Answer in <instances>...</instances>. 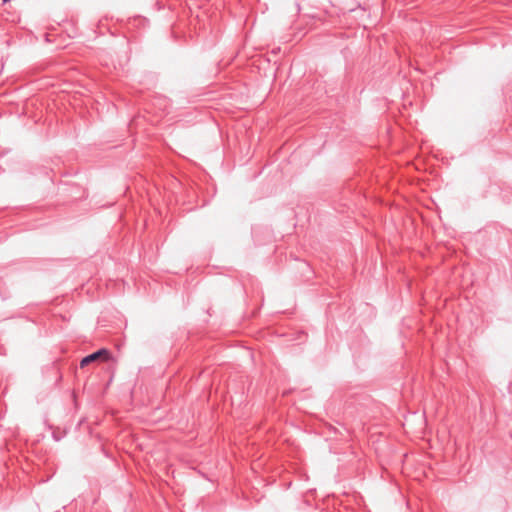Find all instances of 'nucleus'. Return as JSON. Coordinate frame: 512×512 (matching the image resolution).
<instances>
[{"label":"nucleus","mask_w":512,"mask_h":512,"mask_svg":"<svg viewBox=\"0 0 512 512\" xmlns=\"http://www.w3.org/2000/svg\"><path fill=\"white\" fill-rule=\"evenodd\" d=\"M104 356L106 359L108 358L109 356V352L107 349H100L90 355H87L86 357H84L81 362H80V366L81 367H85L87 366L88 364H90L91 362L97 360L98 358Z\"/></svg>","instance_id":"f257e3e1"}]
</instances>
